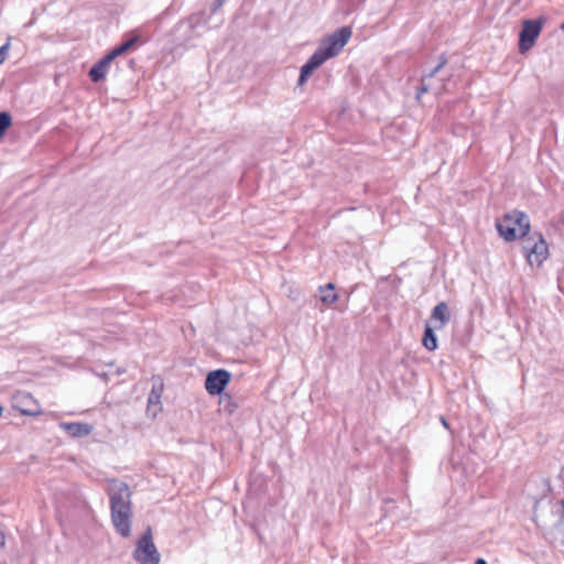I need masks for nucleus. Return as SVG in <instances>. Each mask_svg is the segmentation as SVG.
Wrapping results in <instances>:
<instances>
[{
	"instance_id": "obj_1",
	"label": "nucleus",
	"mask_w": 564,
	"mask_h": 564,
	"mask_svg": "<svg viewBox=\"0 0 564 564\" xmlns=\"http://www.w3.org/2000/svg\"><path fill=\"white\" fill-rule=\"evenodd\" d=\"M107 494L110 501L111 521L116 531L123 538L131 534L132 492L129 486L118 479L108 481Z\"/></svg>"
},
{
	"instance_id": "obj_2",
	"label": "nucleus",
	"mask_w": 564,
	"mask_h": 564,
	"mask_svg": "<svg viewBox=\"0 0 564 564\" xmlns=\"http://www.w3.org/2000/svg\"><path fill=\"white\" fill-rule=\"evenodd\" d=\"M351 29L343 26L335 31L333 34L323 40L322 45L310 57L307 63L302 66L299 78V85L302 86L307 78L327 59L336 56L351 37Z\"/></svg>"
},
{
	"instance_id": "obj_3",
	"label": "nucleus",
	"mask_w": 564,
	"mask_h": 564,
	"mask_svg": "<svg viewBox=\"0 0 564 564\" xmlns=\"http://www.w3.org/2000/svg\"><path fill=\"white\" fill-rule=\"evenodd\" d=\"M496 228L500 237L510 242L524 238L529 234L530 221L524 213L512 210L496 221Z\"/></svg>"
},
{
	"instance_id": "obj_4",
	"label": "nucleus",
	"mask_w": 564,
	"mask_h": 564,
	"mask_svg": "<svg viewBox=\"0 0 564 564\" xmlns=\"http://www.w3.org/2000/svg\"><path fill=\"white\" fill-rule=\"evenodd\" d=\"M522 250L531 267H540L549 258V246L541 234L527 235L522 241Z\"/></svg>"
},
{
	"instance_id": "obj_5",
	"label": "nucleus",
	"mask_w": 564,
	"mask_h": 564,
	"mask_svg": "<svg viewBox=\"0 0 564 564\" xmlns=\"http://www.w3.org/2000/svg\"><path fill=\"white\" fill-rule=\"evenodd\" d=\"M546 22L544 17L536 20H523L519 34V51L524 54L533 47Z\"/></svg>"
},
{
	"instance_id": "obj_6",
	"label": "nucleus",
	"mask_w": 564,
	"mask_h": 564,
	"mask_svg": "<svg viewBox=\"0 0 564 564\" xmlns=\"http://www.w3.org/2000/svg\"><path fill=\"white\" fill-rule=\"evenodd\" d=\"M133 556L141 564H159L160 554L153 543L151 528H148L142 538L138 541Z\"/></svg>"
},
{
	"instance_id": "obj_7",
	"label": "nucleus",
	"mask_w": 564,
	"mask_h": 564,
	"mask_svg": "<svg viewBox=\"0 0 564 564\" xmlns=\"http://www.w3.org/2000/svg\"><path fill=\"white\" fill-rule=\"evenodd\" d=\"M231 375L225 369L210 371L205 381V389L210 395H220L230 382Z\"/></svg>"
},
{
	"instance_id": "obj_8",
	"label": "nucleus",
	"mask_w": 564,
	"mask_h": 564,
	"mask_svg": "<svg viewBox=\"0 0 564 564\" xmlns=\"http://www.w3.org/2000/svg\"><path fill=\"white\" fill-rule=\"evenodd\" d=\"M13 406L23 415L36 416L42 413L40 403L29 392H17L13 395Z\"/></svg>"
},
{
	"instance_id": "obj_9",
	"label": "nucleus",
	"mask_w": 564,
	"mask_h": 564,
	"mask_svg": "<svg viewBox=\"0 0 564 564\" xmlns=\"http://www.w3.org/2000/svg\"><path fill=\"white\" fill-rule=\"evenodd\" d=\"M164 392V382L163 379L159 376L152 378V388L150 394L148 397L147 404V414L151 417H156V415L162 411V395Z\"/></svg>"
},
{
	"instance_id": "obj_10",
	"label": "nucleus",
	"mask_w": 564,
	"mask_h": 564,
	"mask_svg": "<svg viewBox=\"0 0 564 564\" xmlns=\"http://www.w3.org/2000/svg\"><path fill=\"white\" fill-rule=\"evenodd\" d=\"M59 427L72 437H85L94 431V426L86 422H62Z\"/></svg>"
},
{
	"instance_id": "obj_11",
	"label": "nucleus",
	"mask_w": 564,
	"mask_h": 564,
	"mask_svg": "<svg viewBox=\"0 0 564 564\" xmlns=\"http://www.w3.org/2000/svg\"><path fill=\"white\" fill-rule=\"evenodd\" d=\"M128 35L130 36L128 40H126L122 44L113 47L110 52L106 54L108 59L112 62L118 56L131 50L140 41V36L137 31H132Z\"/></svg>"
},
{
	"instance_id": "obj_12",
	"label": "nucleus",
	"mask_w": 564,
	"mask_h": 564,
	"mask_svg": "<svg viewBox=\"0 0 564 564\" xmlns=\"http://www.w3.org/2000/svg\"><path fill=\"white\" fill-rule=\"evenodd\" d=\"M432 321L435 323V328L441 329L449 321V311L445 302H440L432 311Z\"/></svg>"
},
{
	"instance_id": "obj_13",
	"label": "nucleus",
	"mask_w": 564,
	"mask_h": 564,
	"mask_svg": "<svg viewBox=\"0 0 564 564\" xmlns=\"http://www.w3.org/2000/svg\"><path fill=\"white\" fill-rule=\"evenodd\" d=\"M111 61L105 55L98 63H96L89 70V78L93 83H98L105 79Z\"/></svg>"
},
{
	"instance_id": "obj_14",
	"label": "nucleus",
	"mask_w": 564,
	"mask_h": 564,
	"mask_svg": "<svg viewBox=\"0 0 564 564\" xmlns=\"http://www.w3.org/2000/svg\"><path fill=\"white\" fill-rule=\"evenodd\" d=\"M321 293V302L327 306L333 305L337 302L338 295L335 292V285L334 283H328L324 286L319 288Z\"/></svg>"
},
{
	"instance_id": "obj_15",
	"label": "nucleus",
	"mask_w": 564,
	"mask_h": 564,
	"mask_svg": "<svg viewBox=\"0 0 564 564\" xmlns=\"http://www.w3.org/2000/svg\"><path fill=\"white\" fill-rule=\"evenodd\" d=\"M422 345L429 350L434 351L437 348V338L431 326H426L422 338Z\"/></svg>"
},
{
	"instance_id": "obj_16",
	"label": "nucleus",
	"mask_w": 564,
	"mask_h": 564,
	"mask_svg": "<svg viewBox=\"0 0 564 564\" xmlns=\"http://www.w3.org/2000/svg\"><path fill=\"white\" fill-rule=\"evenodd\" d=\"M219 404L228 414H232L238 408L234 398L229 393L220 394Z\"/></svg>"
},
{
	"instance_id": "obj_17",
	"label": "nucleus",
	"mask_w": 564,
	"mask_h": 564,
	"mask_svg": "<svg viewBox=\"0 0 564 564\" xmlns=\"http://www.w3.org/2000/svg\"><path fill=\"white\" fill-rule=\"evenodd\" d=\"M12 124L11 116L8 112H0V139L3 138L7 129Z\"/></svg>"
},
{
	"instance_id": "obj_18",
	"label": "nucleus",
	"mask_w": 564,
	"mask_h": 564,
	"mask_svg": "<svg viewBox=\"0 0 564 564\" xmlns=\"http://www.w3.org/2000/svg\"><path fill=\"white\" fill-rule=\"evenodd\" d=\"M9 48H10V44L9 43H7V44H4L3 46L0 47V64H2L6 61L8 52H9Z\"/></svg>"
},
{
	"instance_id": "obj_19",
	"label": "nucleus",
	"mask_w": 564,
	"mask_h": 564,
	"mask_svg": "<svg viewBox=\"0 0 564 564\" xmlns=\"http://www.w3.org/2000/svg\"><path fill=\"white\" fill-rule=\"evenodd\" d=\"M6 544V534L0 531V546Z\"/></svg>"
},
{
	"instance_id": "obj_20",
	"label": "nucleus",
	"mask_w": 564,
	"mask_h": 564,
	"mask_svg": "<svg viewBox=\"0 0 564 564\" xmlns=\"http://www.w3.org/2000/svg\"><path fill=\"white\" fill-rule=\"evenodd\" d=\"M475 564H487L485 560L478 558Z\"/></svg>"
},
{
	"instance_id": "obj_21",
	"label": "nucleus",
	"mask_w": 564,
	"mask_h": 564,
	"mask_svg": "<svg viewBox=\"0 0 564 564\" xmlns=\"http://www.w3.org/2000/svg\"><path fill=\"white\" fill-rule=\"evenodd\" d=\"M442 424H443L445 427H448L447 422H446V420H445L444 417H442Z\"/></svg>"
},
{
	"instance_id": "obj_22",
	"label": "nucleus",
	"mask_w": 564,
	"mask_h": 564,
	"mask_svg": "<svg viewBox=\"0 0 564 564\" xmlns=\"http://www.w3.org/2000/svg\"><path fill=\"white\" fill-rule=\"evenodd\" d=\"M561 30L564 31V22L561 24Z\"/></svg>"
}]
</instances>
